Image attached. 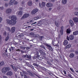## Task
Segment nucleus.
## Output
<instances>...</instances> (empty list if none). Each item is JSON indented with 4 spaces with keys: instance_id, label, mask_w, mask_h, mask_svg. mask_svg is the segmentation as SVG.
Instances as JSON below:
<instances>
[{
    "instance_id": "obj_1",
    "label": "nucleus",
    "mask_w": 78,
    "mask_h": 78,
    "mask_svg": "<svg viewBox=\"0 0 78 78\" xmlns=\"http://www.w3.org/2000/svg\"><path fill=\"white\" fill-rule=\"evenodd\" d=\"M7 23L11 25H14L16 24V21L12 20H6Z\"/></svg>"
},
{
    "instance_id": "obj_2",
    "label": "nucleus",
    "mask_w": 78,
    "mask_h": 78,
    "mask_svg": "<svg viewBox=\"0 0 78 78\" xmlns=\"http://www.w3.org/2000/svg\"><path fill=\"white\" fill-rule=\"evenodd\" d=\"M29 16H30V14H24V15L21 18V20H22L23 19H26V18H27L28 17H29Z\"/></svg>"
},
{
    "instance_id": "obj_3",
    "label": "nucleus",
    "mask_w": 78,
    "mask_h": 78,
    "mask_svg": "<svg viewBox=\"0 0 78 78\" xmlns=\"http://www.w3.org/2000/svg\"><path fill=\"white\" fill-rule=\"evenodd\" d=\"M11 12H12V9H8L5 11L6 14H9L11 13Z\"/></svg>"
},
{
    "instance_id": "obj_4",
    "label": "nucleus",
    "mask_w": 78,
    "mask_h": 78,
    "mask_svg": "<svg viewBox=\"0 0 78 78\" xmlns=\"http://www.w3.org/2000/svg\"><path fill=\"white\" fill-rule=\"evenodd\" d=\"M39 7L40 8H42L45 5V3L44 2H42L41 4V3H39Z\"/></svg>"
},
{
    "instance_id": "obj_5",
    "label": "nucleus",
    "mask_w": 78,
    "mask_h": 78,
    "mask_svg": "<svg viewBox=\"0 0 78 78\" xmlns=\"http://www.w3.org/2000/svg\"><path fill=\"white\" fill-rule=\"evenodd\" d=\"M38 9H35L33 10L31 12L32 14H35L37 12H38Z\"/></svg>"
},
{
    "instance_id": "obj_6",
    "label": "nucleus",
    "mask_w": 78,
    "mask_h": 78,
    "mask_svg": "<svg viewBox=\"0 0 78 78\" xmlns=\"http://www.w3.org/2000/svg\"><path fill=\"white\" fill-rule=\"evenodd\" d=\"M61 29L60 30V33L61 35H62L63 34V30H64V26H62L61 27Z\"/></svg>"
},
{
    "instance_id": "obj_7",
    "label": "nucleus",
    "mask_w": 78,
    "mask_h": 78,
    "mask_svg": "<svg viewBox=\"0 0 78 78\" xmlns=\"http://www.w3.org/2000/svg\"><path fill=\"white\" fill-rule=\"evenodd\" d=\"M46 6L47 7L49 8L50 7H51V6H53V5L51 3L48 2L46 4Z\"/></svg>"
},
{
    "instance_id": "obj_8",
    "label": "nucleus",
    "mask_w": 78,
    "mask_h": 78,
    "mask_svg": "<svg viewBox=\"0 0 78 78\" xmlns=\"http://www.w3.org/2000/svg\"><path fill=\"white\" fill-rule=\"evenodd\" d=\"M69 23L71 27H73V25H74V23H73V22L72 21V20H70L69 21Z\"/></svg>"
},
{
    "instance_id": "obj_9",
    "label": "nucleus",
    "mask_w": 78,
    "mask_h": 78,
    "mask_svg": "<svg viewBox=\"0 0 78 78\" xmlns=\"http://www.w3.org/2000/svg\"><path fill=\"white\" fill-rule=\"evenodd\" d=\"M11 20H12L16 21V20H17V17L15 16H12L11 17Z\"/></svg>"
},
{
    "instance_id": "obj_10",
    "label": "nucleus",
    "mask_w": 78,
    "mask_h": 78,
    "mask_svg": "<svg viewBox=\"0 0 78 78\" xmlns=\"http://www.w3.org/2000/svg\"><path fill=\"white\" fill-rule=\"evenodd\" d=\"M27 72L28 73V74L29 75H30V76H34V74H33V73L30 72V71H28Z\"/></svg>"
},
{
    "instance_id": "obj_11",
    "label": "nucleus",
    "mask_w": 78,
    "mask_h": 78,
    "mask_svg": "<svg viewBox=\"0 0 78 78\" xmlns=\"http://www.w3.org/2000/svg\"><path fill=\"white\" fill-rule=\"evenodd\" d=\"M16 0H11L9 2V5H12L14 4V3Z\"/></svg>"
},
{
    "instance_id": "obj_12",
    "label": "nucleus",
    "mask_w": 78,
    "mask_h": 78,
    "mask_svg": "<svg viewBox=\"0 0 78 78\" xmlns=\"http://www.w3.org/2000/svg\"><path fill=\"white\" fill-rule=\"evenodd\" d=\"M27 5L28 6H30L32 5V1H28L27 2Z\"/></svg>"
},
{
    "instance_id": "obj_13",
    "label": "nucleus",
    "mask_w": 78,
    "mask_h": 78,
    "mask_svg": "<svg viewBox=\"0 0 78 78\" xmlns=\"http://www.w3.org/2000/svg\"><path fill=\"white\" fill-rule=\"evenodd\" d=\"M6 70L5 67L3 68L2 69V72L3 73H6Z\"/></svg>"
},
{
    "instance_id": "obj_14",
    "label": "nucleus",
    "mask_w": 78,
    "mask_h": 78,
    "mask_svg": "<svg viewBox=\"0 0 78 78\" xmlns=\"http://www.w3.org/2000/svg\"><path fill=\"white\" fill-rule=\"evenodd\" d=\"M73 20L76 23H77L78 22V18L77 17L73 18Z\"/></svg>"
},
{
    "instance_id": "obj_15",
    "label": "nucleus",
    "mask_w": 78,
    "mask_h": 78,
    "mask_svg": "<svg viewBox=\"0 0 78 78\" xmlns=\"http://www.w3.org/2000/svg\"><path fill=\"white\" fill-rule=\"evenodd\" d=\"M7 75H9V76H11L12 75V72L11 71H9L6 73Z\"/></svg>"
},
{
    "instance_id": "obj_16",
    "label": "nucleus",
    "mask_w": 78,
    "mask_h": 78,
    "mask_svg": "<svg viewBox=\"0 0 78 78\" xmlns=\"http://www.w3.org/2000/svg\"><path fill=\"white\" fill-rule=\"evenodd\" d=\"M16 30V27H13L11 29V33H14L15 32Z\"/></svg>"
},
{
    "instance_id": "obj_17",
    "label": "nucleus",
    "mask_w": 78,
    "mask_h": 78,
    "mask_svg": "<svg viewBox=\"0 0 78 78\" xmlns=\"http://www.w3.org/2000/svg\"><path fill=\"white\" fill-rule=\"evenodd\" d=\"M71 47V45L70 44H68L67 45L66 47L64 48V49L65 50H66V49H67V48H70Z\"/></svg>"
},
{
    "instance_id": "obj_18",
    "label": "nucleus",
    "mask_w": 78,
    "mask_h": 78,
    "mask_svg": "<svg viewBox=\"0 0 78 78\" xmlns=\"http://www.w3.org/2000/svg\"><path fill=\"white\" fill-rule=\"evenodd\" d=\"M69 39L70 40H73L74 39V36L73 35L69 36Z\"/></svg>"
},
{
    "instance_id": "obj_19",
    "label": "nucleus",
    "mask_w": 78,
    "mask_h": 78,
    "mask_svg": "<svg viewBox=\"0 0 78 78\" xmlns=\"http://www.w3.org/2000/svg\"><path fill=\"white\" fill-rule=\"evenodd\" d=\"M63 44L64 45L66 46L68 44V41L67 40H65L63 42Z\"/></svg>"
},
{
    "instance_id": "obj_20",
    "label": "nucleus",
    "mask_w": 78,
    "mask_h": 78,
    "mask_svg": "<svg viewBox=\"0 0 78 78\" xmlns=\"http://www.w3.org/2000/svg\"><path fill=\"white\" fill-rule=\"evenodd\" d=\"M9 38H10V36H7L5 39V41H8L9 40Z\"/></svg>"
},
{
    "instance_id": "obj_21",
    "label": "nucleus",
    "mask_w": 78,
    "mask_h": 78,
    "mask_svg": "<svg viewBox=\"0 0 78 78\" xmlns=\"http://www.w3.org/2000/svg\"><path fill=\"white\" fill-rule=\"evenodd\" d=\"M67 2V0H62V2L63 5H65V4H66Z\"/></svg>"
},
{
    "instance_id": "obj_22",
    "label": "nucleus",
    "mask_w": 78,
    "mask_h": 78,
    "mask_svg": "<svg viewBox=\"0 0 78 78\" xmlns=\"http://www.w3.org/2000/svg\"><path fill=\"white\" fill-rule=\"evenodd\" d=\"M78 34V31L76 30L75 31L73 32V35H77Z\"/></svg>"
},
{
    "instance_id": "obj_23",
    "label": "nucleus",
    "mask_w": 78,
    "mask_h": 78,
    "mask_svg": "<svg viewBox=\"0 0 78 78\" xmlns=\"http://www.w3.org/2000/svg\"><path fill=\"white\" fill-rule=\"evenodd\" d=\"M5 30H7V31H11V30L9 27H5Z\"/></svg>"
},
{
    "instance_id": "obj_24",
    "label": "nucleus",
    "mask_w": 78,
    "mask_h": 78,
    "mask_svg": "<svg viewBox=\"0 0 78 78\" xmlns=\"http://www.w3.org/2000/svg\"><path fill=\"white\" fill-rule=\"evenodd\" d=\"M5 68L7 72H8V71H9V70H10V68L9 67H5Z\"/></svg>"
},
{
    "instance_id": "obj_25",
    "label": "nucleus",
    "mask_w": 78,
    "mask_h": 78,
    "mask_svg": "<svg viewBox=\"0 0 78 78\" xmlns=\"http://www.w3.org/2000/svg\"><path fill=\"white\" fill-rule=\"evenodd\" d=\"M5 64V63H4V62L2 61L0 62V66H3Z\"/></svg>"
},
{
    "instance_id": "obj_26",
    "label": "nucleus",
    "mask_w": 78,
    "mask_h": 78,
    "mask_svg": "<svg viewBox=\"0 0 78 78\" xmlns=\"http://www.w3.org/2000/svg\"><path fill=\"white\" fill-rule=\"evenodd\" d=\"M37 24L38 26H40V25H42V22H41V21H40L38 22Z\"/></svg>"
},
{
    "instance_id": "obj_27",
    "label": "nucleus",
    "mask_w": 78,
    "mask_h": 78,
    "mask_svg": "<svg viewBox=\"0 0 78 78\" xmlns=\"http://www.w3.org/2000/svg\"><path fill=\"white\" fill-rule=\"evenodd\" d=\"M69 57H70V58H73V57H74V54H73V53H71Z\"/></svg>"
},
{
    "instance_id": "obj_28",
    "label": "nucleus",
    "mask_w": 78,
    "mask_h": 78,
    "mask_svg": "<svg viewBox=\"0 0 78 78\" xmlns=\"http://www.w3.org/2000/svg\"><path fill=\"white\" fill-rule=\"evenodd\" d=\"M66 32L67 33H70L71 31H70V29H68L67 30Z\"/></svg>"
},
{
    "instance_id": "obj_29",
    "label": "nucleus",
    "mask_w": 78,
    "mask_h": 78,
    "mask_svg": "<svg viewBox=\"0 0 78 78\" xmlns=\"http://www.w3.org/2000/svg\"><path fill=\"white\" fill-rule=\"evenodd\" d=\"M20 74L22 77L24 76V75H24V74H23V72H20Z\"/></svg>"
},
{
    "instance_id": "obj_30",
    "label": "nucleus",
    "mask_w": 78,
    "mask_h": 78,
    "mask_svg": "<svg viewBox=\"0 0 78 78\" xmlns=\"http://www.w3.org/2000/svg\"><path fill=\"white\" fill-rule=\"evenodd\" d=\"M22 14H23L22 11H20L18 13V15H20V16H21V15H22Z\"/></svg>"
},
{
    "instance_id": "obj_31",
    "label": "nucleus",
    "mask_w": 78,
    "mask_h": 78,
    "mask_svg": "<svg viewBox=\"0 0 78 78\" xmlns=\"http://www.w3.org/2000/svg\"><path fill=\"white\" fill-rule=\"evenodd\" d=\"M38 37H39V39L40 41H42V38L44 37V36H39Z\"/></svg>"
},
{
    "instance_id": "obj_32",
    "label": "nucleus",
    "mask_w": 78,
    "mask_h": 78,
    "mask_svg": "<svg viewBox=\"0 0 78 78\" xmlns=\"http://www.w3.org/2000/svg\"><path fill=\"white\" fill-rule=\"evenodd\" d=\"M26 64L27 65V66L28 67H29L31 66V65H30V64H29V63L28 62H26Z\"/></svg>"
},
{
    "instance_id": "obj_33",
    "label": "nucleus",
    "mask_w": 78,
    "mask_h": 78,
    "mask_svg": "<svg viewBox=\"0 0 78 78\" xmlns=\"http://www.w3.org/2000/svg\"><path fill=\"white\" fill-rule=\"evenodd\" d=\"M12 69H14V71H16L17 69H16V67L13 66L12 65Z\"/></svg>"
},
{
    "instance_id": "obj_34",
    "label": "nucleus",
    "mask_w": 78,
    "mask_h": 78,
    "mask_svg": "<svg viewBox=\"0 0 78 78\" xmlns=\"http://www.w3.org/2000/svg\"><path fill=\"white\" fill-rule=\"evenodd\" d=\"M20 48L21 49H23V50H25V47L23 46H20Z\"/></svg>"
},
{
    "instance_id": "obj_35",
    "label": "nucleus",
    "mask_w": 78,
    "mask_h": 78,
    "mask_svg": "<svg viewBox=\"0 0 78 78\" xmlns=\"http://www.w3.org/2000/svg\"><path fill=\"white\" fill-rule=\"evenodd\" d=\"M75 16H78V12H76L74 13Z\"/></svg>"
},
{
    "instance_id": "obj_36",
    "label": "nucleus",
    "mask_w": 78,
    "mask_h": 78,
    "mask_svg": "<svg viewBox=\"0 0 78 78\" xmlns=\"http://www.w3.org/2000/svg\"><path fill=\"white\" fill-rule=\"evenodd\" d=\"M40 47H41V48H42L44 50H45V47H44V46H42V45H41L40 46Z\"/></svg>"
},
{
    "instance_id": "obj_37",
    "label": "nucleus",
    "mask_w": 78,
    "mask_h": 78,
    "mask_svg": "<svg viewBox=\"0 0 78 78\" xmlns=\"http://www.w3.org/2000/svg\"><path fill=\"white\" fill-rule=\"evenodd\" d=\"M39 19V17L38 16H37V17H35V18H34V20H37V19Z\"/></svg>"
},
{
    "instance_id": "obj_38",
    "label": "nucleus",
    "mask_w": 78,
    "mask_h": 78,
    "mask_svg": "<svg viewBox=\"0 0 78 78\" xmlns=\"http://www.w3.org/2000/svg\"><path fill=\"white\" fill-rule=\"evenodd\" d=\"M18 36L20 37H22V36H23V34H20L18 35Z\"/></svg>"
},
{
    "instance_id": "obj_39",
    "label": "nucleus",
    "mask_w": 78,
    "mask_h": 78,
    "mask_svg": "<svg viewBox=\"0 0 78 78\" xmlns=\"http://www.w3.org/2000/svg\"><path fill=\"white\" fill-rule=\"evenodd\" d=\"M34 34V33L33 32H31L29 33V35H32V36H33V35Z\"/></svg>"
},
{
    "instance_id": "obj_40",
    "label": "nucleus",
    "mask_w": 78,
    "mask_h": 78,
    "mask_svg": "<svg viewBox=\"0 0 78 78\" xmlns=\"http://www.w3.org/2000/svg\"><path fill=\"white\" fill-rule=\"evenodd\" d=\"M38 54H35L34 56H36V57H37V58L39 57V55H38Z\"/></svg>"
},
{
    "instance_id": "obj_41",
    "label": "nucleus",
    "mask_w": 78,
    "mask_h": 78,
    "mask_svg": "<svg viewBox=\"0 0 78 78\" xmlns=\"http://www.w3.org/2000/svg\"><path fill=\"white\" fill-rule=\"evenodd\" d=\"M33 65L34 66H36V67H38V65L36 63H33Z\"/></svg>"
},
{
    "instance_id": "obj_42",
    "label": "nucleus",
    "mask_w": 78,
    "mask_h": 78,
    "mask_svg": "<svg viewBox=\"0 0 78 78\" xmlns=\"http://www.w3.org/2000/svg\"><path fill=\"white\" fill-rule=\"evenodd\" d=\"M22 72L23 73V74H26V75H27L28 74V73H26L25 72L23 71H22Z\"/></svg>"
},
{
    "instance_id": "obj_43",
    "label": "nucleus",
    "mask_w": 78,
    "mask_h": 78,
    "mask_svg": "<svg viewBox=\"0 0 78 78\" xmlns=\"http://www.w3.org/2000/svg\"><path fill=\"white\" fill-rule=\"evenodd\" d=\"M47 47H49V48H50V47H51V46L48 45V44H47L46 45Z\"/></svg>"
},
{
    "instance_id": "obj_44",
    "label": "nucleus",
    "mask_w": 78,
    "mask_h": 78,
    "mask_svg": "<svg viewBox=\"0 0 78 78\" xmlns=\"http://www.w3.org/2000/svg\"><path fill=\"white\" fill-rule=\"evenodd\" d=\"M4 36H6V31H5L3 33Z\"/></svg>"
},
{
    "instance_id": "obj_45",
    "label": "nucleus",
    "mask_w": 78,
    "mask_h": 78,
    "mask_svg": "<svg viewBox=\"0 0 78 78\" xmlns=\"http://www.w3.org/2000/svg\"><path fill=\"white\" fill-rule=\"evenodd\" d=\"M41 55H46V54H45V53L43 51H42V52L41 53Z\"/></svg>"
},
{
    "instance_id": "obj_46",
    "label": "nucleus",
    "mask_w": 78,
    "mask_h": 78,
    "mask_svg": "<svg viewBox=\"0 0 78 78\" xmlns=\"http://www.w3.org/2000/svg\"><path fill=\"white\" fill-rule=\"evenodd\" d=\"M5 6L6 7H8V3H5Z\"/></svg>"
},
{
    "instance_id": "obj_47",
    "label": "nucleus",
    "mask_w": 78,
    "mask_h": 78,
    "mask_svg": "<svg viewBox=\"0 0 78 78\" xmlns=\"http://www.w3.org/2000/svg\"><path fill=\"white\" fill-rule=\"evenodd\" d=\"M18 3V2H17L15 1L14 3V5H17Z\"/></svg>"
},
{
    "instance_id": "obj_48",
    "label": "nucleus",
    "mask_w": 78,
    "mask_h": 78,
    "mask_svg": "<svg viewBox=\"0 0 78 78\" xmlns=\"http://www.w3.org/2000/svg\"><path fill=\"white\" fill-rule=\"evenodd\" d=\"M27 54H26L25 55H23L22 56V57L23 58H26V57H27Z\"/></svg>"
},
{
    "instance_id": "obj_49",
    "label": "nucleus",
    "mask_w": 78,
    "mask_h": 78,
    "mask_svg": "<svg viewBox=\"0 0 78 78\" xmlns=\"http://www.w3.org/2000/svg\"><path fill=\"white\" fill-rule=\"evenodd\" d=\"M41 69L44 70H45V71H46V70H47V69L45 68L42 67Z\"/></svg>"
},
{
    "instance_id": "obj_50",
    "label": "nucleus",
    "mask_w": 78,
    "mask_h": 78,
    "mask_svg": "<svg viewBox=\"0 0 78 78\" xmlns=\"http://www.w3.org/2000/svg\"><path fill=\"white\" fill-rule=\"evenodd\" d=\"M24 78H29L28 77V76L26 75H24Z\"/></svg>"
},
{
    "instance_id": "obj_51",
    "label": "nucleus",
    "mask_w": 78,
    "mask_h": 78,
    "mask_svg": "<svg viewBox=\"0 0 78 78\" xmlns=\"http://www.w3.org/2000/svg\"><path fill=\"white\" fill-rule=\"evenodd\" d=\"M37 58V57H36V56H34L33 57V59L34 60L35 59H36V58Z\"/></svg>"
},
{
    "instance_id": "obj_52",
    "label": "nucleus",
    "mask_w": 78,
    "mask_h": 78,
    "mask_svg": "<svg viewBox=\"0 0 78 78\" xmlns=\"http://www.w3.org/2000/svg\"><path fill=\"white\" fill-rule=\"evenodd\" d=\"M49 74L51 75V76H53V74L51 73H49Z\"/></svg>"
},
{
    "instance_id": "obj_53",
    "label": "nucleus",
    "mask_w": 78,
    "mask_h": 78,
    "mask_svg": "<svg viewBox=\"0 0 78 78\" xmlns=\"http://www.w3.org/2000/svg\"><path fill=\"white\" fill-rule=\"evenodd\" d=\"M37 36H38V35H35L34 34L33 36H34V37H37Z\"/></svg>"
},
{
    "instance_id": "obj_54",
    "label": "nucleus",
    "mask_w": 78,
    "mask_h": 78,
    "mask_svg": "<svg viewBox=\"0 0 78 78\" xmlns=\"http://www.w3.org/2000/svg\"><path fill=\"white\" fill-rule=\"evenodd\" d=\"M49 49H50L51 51H53V50L51 47L50 48H49Z\"/></svg>"
},
{
    "instance_id": "obj_55",
    "label": "nucleus",
    "mask_w": 78,
    "mask_h": 78,
    "mask_svg": "<svg viewBox=\"0 0 78 78\" xmlns=\"http://www.w3.org/2000/svg\"><path fill=\"white\" fill-rule=\"evenodd\" d=\"M47 62L48 64H49V65H50L51 66V64L50 63V62H49L48 61Z\"/></svg>"
},
{
    "instance_id": "obj_56",
    "label": "nucleus",
    "mask_w": 78,
    "mask_h": 78,
    "mask_svg": "<svg viewBox=\"0 0 78 78\" xmlns=\"http://www.w3.org/2000/svg\"><path fill=\"white\" fill-rule=\"evenodd\" d=\"M33 22V20H31L30 21V22H27V23H30V22Z\"/></svg>"
},
{
    "instance_id": "obj_57",
    "label": "nucleus",
    "mask_w": 78,
    "mask_h": 78,
    "mask_svg": "<svg viewBox=\"0 0 78 78\" xmlns=\"http://www.w3.org/2000/svg\"><path fill=\"white\" fill-rule=\"evenodd\" d=\"M30 67L31 68H32V69H34V67L32 65H31V66Z\"/></svg>"
},
{
    "instance_id": "obj_58",
    "label": "nucleus",
    "mask_w": 78,
    "mask_h": 78,
    "mask_svg": "<svg viewBox=\"0 0 78 78\" xmlns=\"http://www.w3.org/2000/svg\"><path fill=\"white\" fill-rule=\"evenodd\" d=\"M2 17H0V23H1L2 21Z\"/></svg>"
},
{
    "instance_id": "obj_59",
    "label": "nucleus",
    "mask_w": 78,
    "mask_h": 78,
    "mask_svg": "<svg viewBox=\"0 0 78 78\" xmlns=\"http://www.w3.org/2000/svg\"><path fill=\"white\" fill-rule=\"evenodd\" d=\"M23 4H24V2H23V1L22 2H21V4L22 5H23Z\"/></svg>"
},
{
    "instance_id": "obj_60",
    "label": "nucleus",
    "mask_w": 78,
    "mask_h": 78,
    "mask_svg": "<svg viewBox=\"0 0 78 78\" xmlns=\"http://www.w3.org/2000/svg\"><path fill=\"white\" fill-rule=\"evenodd\" d=\"M27 50H28L30 48V47H27L26 48Z\"/></svg>"
},
{
    "instance_id": "obj_61",
    "label": "nucleus",
    "mask_w": 78,
    "mask_h": 78,
    "mask_svg": "<svg viewBox=\"0 0 78 78\" xmlns=\"http://www.w3.org/2000/svg\"><path fill=\"white\" fill-rule=\"evenodd\" d=\"M0 9L2 10H3V9H4L3 7H0Z\"/></svg>"
},
{
    "instance_id": "obj_62",
    "label": "nucleus",
    "mask_w": 78,
    "mask_h": 78,
    "mask_svg": "<svg viewBox=\"0 0 78 78\" xmlns=\"http://www.w3.org/2000/svg\"><path fill=\"white\" fill-rule=\"evenodd\" d=\"M63 72L65 75H66V71L64 70H63Z\"/></svg>"
},
{
    "instance_id": "obj_63",
    "label": "nucleus",
    "mask_w": 78,
    "mask_h": 78,
    "mask_svg": "<svg viewBox=\"0 0 78 78\" xmlns=\"http://www.w3.org/2000/svg\"><path fill=\"white\" fill-rule=\"evenodd\" d=\"M55 25H56V26L58 27V23H57L56 22L55 23Z\"/></svg>"
},
{
    "instance_id": "obj_64",
    "label": "nucleus",
    "mask_w": 78,
    "mask_h": 78,
    "mask_svg": "<svg viewBox=\"0 0 78 78\" xmlns=\"http://www.w3.org/2000/svg\"><path fill=\"white\" fill-rule=\"evenodd\" d=\"M75 53H76V54H78V51H76L75 52Z\"/></svg>"
}]
</instances>
